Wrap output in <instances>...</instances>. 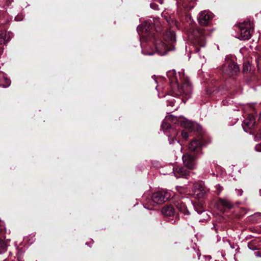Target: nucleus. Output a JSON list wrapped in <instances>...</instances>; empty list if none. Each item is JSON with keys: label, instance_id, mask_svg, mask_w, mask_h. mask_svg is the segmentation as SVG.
<instances>
[{"label": "nucleus", "instance_id": "nucleus-1", "mask_svg": "<svg viewBox=\"0 0 261 261\" xmlns=\"http://www.w3.org/2000/svg\"><path fill=\"white\" fill-rule=\"evenodd\" d=\"M167 76L170 80L171 95L177 97L185 94L188 98L190 97L192 88L184 71L176 73L174 70H170L167 72Z\"/></svg>", "mask_w": 261, "mask_h": 261}, {"label": "nucleus", "instance_id": "nucleus-2", "mask_svg": "<svg viewBox=\"0 0 261 261\" xmlns=\"http://www.w3.org/2000/svg\"><path fill=\"white\" fill-rule=\"evenodd\" d=\"M176 42L175 34L174 31H167L164 35L163 40L158 39L154 42L156 52L161 56L166 54L167 51L174 49Z\"/></svg>", "mask_w": 261, "mask_h": 261}, {"label": "nucleus", "instance_id": "nucleus-3", "mask_svg": "<svg viewBox=\"0 0 261 261\" xmlns=\"http://www.w3.org/2000/svg\"><path fill=\"white\" fill-rule=\"evenodd\" d=\"M208 31L205 29H196L189 35V38L195 47L194 51L199 50L198 47H203L205 45V36Z\"/></svg>", "mask_w": 261, "mask_h": 261}, {"label": "nucleus", "instance_id": "nucleus-4", "mask_svg": "<svg viewBox=\"0 0 261 261\" xmlns=\"http://www.w3.org/2000/svg\"><path fill=\"white\" fill-rule=\"evenodd\" d=\"M173 196V193L166 190L159 191L153 193L151 199L148 202L149 205H144L145 208L152 210V207H154L158 204H161L169 200Z\"/></svg>", "mask_w": 261, "mask_h": 261}, {"label": "nucleus", "instance_id": "nucleus-5", "mask_svg": "<svg viewBox=\"0 0 261 261\" xmlns=\"http://www.w3.org/2000/svg\"><path fill=\"white\" fill-rule=\"evenodd\" d=\"M240 29V35L238 37L240 40H249L252 35L253 30V24L250 21H245L244 22L239 24Z\"/></svg>", "mask_w": 261, "mask_h": 261}, {"label": "nucleus", "instance_id": "nucleus-6", "mask_svg": "<svg viewBox=\"0 0 261 261\" xmlns=\"http://www.w3.org/2000/svg\"><path fill=\"white\" fill-rule=\"evenodd\" d=\"M162 128L168 136L170 144L174 143L175 141H177L179 143V141L176 138L178 134V132L176 129L172 128L170 125L165 120L163 121L162 124Z\"/></svg>", "mask_w": 261, "mask_h": 261}, {"label": "nucleus", "instance_id": "nucleus-7", "mask_svg": "<svg viewBox=\"0 0 261 261\" xmlns=\"http://www.w3.org/2000/svg\"><path fill=\"white\" fill-rule=\"evenodd\" d=\"M213 18V14L208 10L201 11L197 17L199 23L201 25H208Z\"/></svg>", "mask_w": 261, "mask_h": 261}, {"label": "nucleus", "instance_id": "nucleus-8", "mask_svg": "<svg viewBox=\"0 0 261 261\" xmlns=\"http://www.w3.org/2000/svg\"><path fill=\"white\" fill-rule=\"evenodd\" d=\"M240 70L237 64L232 61H228L222 66L223 72L229 75H233L237 74Z\"/></svg>", "mask_w": 261, "mask_h": 261}, {"label": "nucleus", "instance_id": "nucleus-9", "mask_svg": "<svg viewBox=\"0 0 261 261\" xmlns=\"http://www.w3.org/2000/svg\"><path fill=\"white\" fill-rule=\"evenodd\" d=\"M196 158V156L188 153L183 155L182 159L185 166L189 169H194L196 166L195 161Z\"/></svg>", "mask_w": 261, "mask_h": 261}, {"label": "nucleus", "instance_id": "nucleus-10", "mask_svg": "<svg viewBox=\"0 0 261 261\" xmlns=\"http://www.w3.org/2000/svg\"><path fill=\"white\" fill-rule=\"evenodd\" d=\"M194 194L198 198L203 197L206 194V190L202 183H195L193 185Z\"/></svg>", "mask_w": 261, "mask_h": 261}, {"label": "nucleus", "instance_id": "nucleus-11", "mask_svg": "<svg viewBox=\"0 0 261 261\" xmlns=\"http://www.w3.org/2000/svg\"><path fill=\"white\" fill-rule=\"evenodd\" d=\"M255 122L254 117L252 115H249L248 117L246 118L242 124L243 128L245 132H247L248 129L253 128Z\"/></svg>", "mask_w": 261, "mask_h": 261}, {"label": "nucleus", "instance_id": "nucleus-12", "mask_svg": "<svg viewBox=\"0 0 261 261\" xmlns=\"http://www.w3.org/2000/svg\"><path fill=\"white\" fill-rule=\"evenodd\" d=\"M202 145V144L200 141L193 140L190 143L189 148L191 151L201 153Z\"/></svg>", "mask_w": 261, "mask_h": 261}, {"label": "nucleus", "instance_id": "nucleus-13", "mask_svg": "<svg viewBox=\"0 0 261 261\" xmlns=\"http://www.w3.org/2000/svg\"><path fill=\"white\" fill-rule=\"evenodd\" d=\"M173 172L176 178L186 176L189 174V171L184 167H177L173 168Z\"/></svg>", "mask_w": 261, "mask_h": 261}, {"label": "nucleus", "instance_id": "nucleus-14", "mask_svg": "<svg viewBox=\"0 0 261 261\" xmlns=\"http://www.w3.org/2000/svg\"><path fill=\"white\" fill-rule=\"evenodd\" d=\"M13 37V34L11 32H0V44L7 43Z\"/></svg>", "mask_w": 261, "mask_h": 261}, {"label": "nucleus", "instance_id": "nucleus-15", "mask_svg": "<svg viewBox=\"0 0 261 261\" xmlns=\"http://www.w3.org/2000/svg\"><path fill=\"white\" fill-rule=\"evenodd\" d=\"M151 28V23L148 21H145L143 23L139 25L137 28L138 33L140 32L147 33L149 31Z\"/></svg>", "mask_w": 261, "mask_h": 261}, {"label": "nucleus", "instance_id": "nucleus-16", "mask_svg": "<svg viewBox=\"0 0 261 261\" xmlns=\"http://www.w3.org/2000/svg\"><path fill=\"white\" fill-rule=\"evenodd\" d=\"M217 204L219 206H222L223 209H230L232 207V204L226 199L219 198Z\"/></svg>", "mask_w": 261, "mask_h": 261}, {"label": "nucleus", "instance_id": "nucleus-17", "mask_svg": "<svg viewBox=\"0 0 261 261\" xmlns=\"http://www.w3.org/2000/svg\"><path fill=\"white\" fill-rule=\"evenodd\" d=\"M175 206L178 210L184 214L189 215V212L187 208V206L182 202L178 201L175 203Z\"/></svg>", "mask_w": 261, "mask_h": 261}, {"label": "nucleus", "instance_id": "nucleus-18", "mask_svg": "<svg viewBox=\"0 0 261 261\" xmlns=\"http://www.w3.org/2000/svg\"><path fill=\"white\" fill-rule=\"evenodd\" d=\"M162 213L165 216H171L174 214V208L170 205L165 206L162 208Z\"/></svg>", "mask_w": 261, "mask_h": 261}, {"label": "nucleus", "instance_id": "nucleus-19", "mask_svg": "<svg viewBox=\"0 0 261 261\" xmlns=\"http://www.w3.org/2000/svg\"><path fill=\"white\" fill-rule=\"evenodd\" d=\"M176 190L180 194H185L188 192L187 188L185 187L177 186L176 187Z\"/></svg>", "mask_w": 261, "mask_h": 261}, {"label": "nucleus", "instance_id": "nucleus-20", "mask_svg": "<svg viewBox=\"0 0 261 261\" xmlns=\"http://www.w3.org/2000/svg\"><path fill=\"white\" fill-rule=\"evenodd\" d=\"M250 65L249 63H245L243 64V72H247L250 70Z\"/></svg>", "mask_w": 261, "mask_h": 261}, {"label": "nucleus", "instance_id": "nucleus-21", "mask_svg": "<svg viewBox=\"0 0 261 261\" xmlns=\"http://www.w3.org/2000/svg\"><path fill=\"white\" fill-rule=\"evenodd\" d=\"M215 188L216 189V192L217 194H220V193L223 190V187L221 186L220 184H217L216 185Z\"/></svg>", "mask_w": 261, "mask_h": 261}, {"label": "nucleus", "instance_id": "nucleus-22", "mask_svg": "<svg viewBox=\"0 0 261 261\" xmlns=\"http://www.w3.org/2000/svg\"><path fill=\"white\" fill-rule=\"evenodd\" d=\"M197 124H194V123H190V122H188L187 123V124H185V126L186 127V128H188L189 129H193V127L195 126V125H197Z\"/></svg>", "mask_w": 261, "mask_h": 261}, {"label": "nucleus", "instance_id": "nucleus-23", "mask_svg": "<svg viewBox=\"0 0 261 261\" xmlns=\"http://www.w3.org/2000/svg\"><path fill=\"white\" fill-rule=\"evenodd\" d=\"M150 6L151 8L154 10H158L159 9V5L157 4L155 2H152L150 3Z\"/></svg>", "mask_w": 261, "mask_h": 261}, {"label": "nucleus", "instance_id": "nucleus-24", "mask_svg": "<svg viewBox=\"0 0 261 261\" xmlns=\"http://www.w3.org/2000/svg\"><path fill=\"white\" fill-rule=\"evenodd\" d=\"M142 53L145 55L151 56L153 55L154 53L152 51H145L144 49L142 50Z\"/></svg>", "mask_w": 261, "mask_h": 261}, {"label": "nucleus", "instance_id": "nucleus-25", "mask_svg": "<svg viewBox=\"0 0 261 261\" xmlns=\"http://www.w3.org/2000/svg\"><path fill=\"white\" fill-rule=\"evenodd\" d=\"M181 136L185 139H187L189 137L188 133L186 130H182L181 132Z\"/></svg>", "mask_w": 261, "mask_h": 261}, {"label": "nucleus", "instance_id": "nucleus-26", "mask_svg": "<svg viewBox=\"0 0 261 261\" xmlns=\"http://www.w3.org/2000/svg\"><path fill=\"white\" fill-rule=\"evenodd\" d=\"M255 150L258 152H261V143L257 144L255 147Z\"/></svg>", "mask_w": 261, "mask_h": 261}, {"label": "nucleus", "instance_id": "nucleus-27", "mask_svg": "<svg viewBox=\"0 0 261 261\" xmlns=\"http://www.w3.org/2000/svg\"><path fill=\"white\" fill-rule=\"evenodd\" d=\"M153 24L155 25L156 28L158 27V24H157L158 22H159L158 18L153 19Z\"/></svg>", "mask_w": 261, "mask_h": 261}, {"label": "nucleus", "instance_id": "nucleus-28", "mask_svg": "<svg viewBox=\"0 0 261 261\" xmlns=\"http://www.w3.org/2000/svg\"><path fill=\"white\" fill-rule=\"evenodd\" d=\"M236 191L237 194L240 196L242 195L243 193V191L242 189H236Z\"/></svg>", "mask_w": 261, "mask_h": 261}, {"label": "nucleus", "instance_id": "nucleus-29", "mask_svg": "<svg viewBox=\"0 0 261 261\" xmlns=\"http://www.w3.org/2000/svg\"><path fill=\"white\" fill-rule=\"evenodd\" d=\"M257 65L258 66V68H261V67H260V66H261V59H259L258 61V63H257Z\"/></svg>", "mask_w": 261, "mask_h": 261}, {"label": "nucleus", "instance_id": "nucleus-30", "mask_svg": "<svg viewBox=\"0 0 261 261\" xmlns=\"http://www.w3.org/2000/svg\"><path fill=\"white\" fill-rule=\"evenodd\" d=\"M155 2H156L157 3L160 4L161 5L162 4V0H155Z\"/></svg>", "mask_w": 261, "mask_h": 261}, {"label": "nucleus", "instance_id": "nucleus-31", "mask_svg": "<svg viewBox=\"0 0 261 261\" xmlns=\"http://www.w3.org/2000/svg\"><path fill=\"white\" fill-rule=\"evenodd\" d=\"M174 103L173 101H171V102H170V106H174Z\"/></svg>", "mask_w": 261, "mask_h": 261}, {"label": "nucleus", "instance_id": "nucleus-32", "mask_svg": "<svg viewBox=\"0 0 261 261\" xmlns=\"http://www.w3.org/2000/svg\"><path fill=\"white\" fill-rule=\"evenodd\" d=\"M257 135L259 137H261V130L259 131Z\"/></svg>", "mask_w": 261, "mask_h": 261}, {"label": "nucleus", "instance_id": "nucleus-33", "mask_svg": "<svg viewBox=\"0 0 261 261\" xmlns=\"http://www.w3.org/2000/svg\"><path fill=\"white\" fill-rule=\"evenodd\" d=\"M7 84L8 86L10 85L9 80H7Z\"/></svg>", "mask_w": 261, "mask_h": 261}, {"label": "nucleus", "instance_id": "nucleus-34", "mask_svg": "<svg viewBox=\"0 0 261 261\" xmlns=\"http://www.w3.org/2000/svg\"><path fill=\"white\" fill-rule=\"evenodd\" d=\"M259 195L261 196V189L259 190Z\"/></svg>", "mask_w": 261, "mask_h": 261}, {"label": "nucleus", "instance_id": "nucleus-35", "mask_svg": "<svg viewBox=\"0 0 261 261\" xmlns=\"http://www.w3.org/2000/svg\"><path fill=\"white\" fill-rule=\"evenodd\" d=\"M3 242V241L1 240H0V243Z\"/></svg>", "mask_w": 261, "mask_h": 261}, {"label": "nucleus", "instance_id": "nucleus-36", "mask_svg": "<svg viewBox=\"0 0 261 261\" xmlns=\"http://www.w3.org/2000/svg\"><path fill=\"white\" fill-rule=\"evenodd\" d=\"M15 19L17 20H19V19H18L17 17L15 18Z\"/></svg>", "mask_w": 261, "mask_h": 261}]
</instances>
